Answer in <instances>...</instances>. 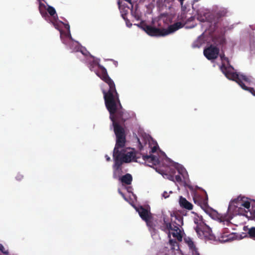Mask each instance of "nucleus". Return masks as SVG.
Instances as JSON below:
<instances>
[{"label":"nucleus","mask_w":255,"mask_h":255,"mask_svg":"<svg viewBox=\"0 0 255 255\" xmlns=\"http://www.w3.org/2000/svg\"><path fill=\"white\" fill-rule=\"evenodd\" d=\"M117 154H120V157H121V159L125 163L130 162L132 160H133L134 158L137 159L138 158L135 156L133 151H128L126 149L118 150ZM135 161H137V160H135Z\"/></svg>","instance_id":"obj_9"},{"label":"nucleus","mask_w":255,"mask_h":255,"mask_svg":"<svg viewBox=\"0 0 255 255\" xmlns=\"http://www.w3.org/2000/svg\"><path fill=\"white\" fill-rule=\"evenodd\" d=\"M15 178H16V179L17 180L20 181L21 179H23V176L22 174H20V173H18L17 174V175L16 176Z\"/></svg>","instance_id":"obj_30"},{"label":"nucleus","mask_w":255,"mask_h":255,"mask_svg":"<svg viewBox=\"0 0 255 255\" xmlns=\"http://www.w3.org/2000/svg\"><path fill=\"white\" fill-rule=\"evenodd\" d=\"M48 12L49 13V14L51 15V16H53L56 14V10L55 9H54V7H53L52 6H48V8H47V9Z\"/></svg>","instance_id":"obj_23"},{"label":"nucleus","mask_w":255,"mask_h":255,"mask_svg":"<svg viewBox=\"0 0 255 255\" xmlns=\"http://www.w3.org/2000/svg\"><path fill=\"white\" fill-rule=\"evenodd\" d=\"M185 17V14L183 13V14H182L181 15H180V17H179V16H178V19L180 20H182V21H184V18Z\"/></svg>","instance_id":"obj_34"},{"label":"nucleus","mask_w":255,"mask_h":255,"mask_svg":"<svg viewBox=\"0 0 255 255\" xmlns=\"http://www.w3.org/2000/svg\"><path fill=\"white\" fill-rule=\"evenodd\" d=\"M62 23L64 25V27L68 30V32H69V33L67 35V36L69 37V38L70 39H72V37H71V35L70 33V25L69 24H67V23H64L63 22H62Z\"/></svg>","instance_id":"obj_26"},{"label":"nucleus","mask_w":255,"mask_h":255,"mask_svg":"<svg viewBox=\"0 0 255 255\" xmlns=\"http://www.w3.org/2000/svg\"><path fill=\"white\" fill-rule=\"evenodd\" d=\"M175 219L177 220L178 223L174 222L173 224L172 230L173 232L172 233V235L173 237L177 239V240L181 242L182 240V235L181 234V231L179 229V227L183 225V219L180 216H175Z\"/></svg>","instance_id":"obj_7"},{"label":"nucleus","mask_w":255,"mask_h":255,"mask_svg":"<svg viewBox=\"0 0 255 255\" xmlns=\"http://www.w3.org/2000/svg\"><path fill=\"white\" fill-rule=\"evenodd\" d=\"M195 230L198 235L201 238H204L205 239L210 240H212L214 238V236L212 234L211 229L208 227H205L203 228L197 227Z\"/></svg>","instance_id":"obj_10"},{"label":"nucleus","mask_w":255,"mask_h":255,"mask_svg":"<svg viewBox=\"0 0 255 255\" xmlns=\"http://www.w3.org/2000/svg\"><path fill=\"white\" fill-rule=\"evenodd\" d=\"M81 51V52H82V53L83 54H84V55H85V53H84L82 51Z\"/></svg>","instance_id":"obj_39"},{"label":"nucleus","mask_w":255,"mask_h":255,"mask_svg":"<svg viewBox=\"0 0 255 255\" xmlns=\"http://www.w3.org/2000/svg\"><path fill=\"white\" fill-rule=\"evenodd\" d=\"M72 44H76V45L75 46V47L74 49H73L72 47H71V49H72L73 51H78L79 50L80 47L78 45V43H74V42H72Z\"/></svg>","instance_id":"obj_28"},{"label":"nucleus","mask_w":255,"mask_h":255,"mask_svg":"<svg viewBox=\"0 0 255 255\" xmlns=\"http://www.w3.org/2000/svg\"><path fill=\"white\" fill-rule=\"evenodd\" d=\"M39 0L40 1V0Z\"/></svg>","instance_id":"obj_41"},{"label":"nucleus","mask_w":255,"mask_h":255,"mask_svg":"<svg viewBox=\"0 0 255 255\" xmlns=\"http://www.w3.org/2000/svg\"><path fill=\"white\" fill-rule=\"evenodd\" d=\"M179 204L182 208L189 210H192L193 208V205L182 196L179 199Z\"/></svg>","instance_id":"obj_18"},{"label":"nucleus","mask_w":255,"mask_h":255,"mask_svg":"<svg viewBox=\"0 0 255 255\" xmlns=\"http://www.w3.org/2000/svg\"><path fill=\"white\" fill-rule=\"evenodd\" d=\"M220 57H221V60H225V61H227V63H228V64H229V59H228V58H227V57H226L225 56V54H221V55H220ZM223 64H224L225 65H226L225 63H222V65H223ZM229 66H226V67H229V66H231V65H230V64H229ZM221 66H222V65H221ZM221 67H222V66H221V67H220V69H221ZM231 67H232V66H231ZM221 70L222 71V70Z\"/></svg>","instance_id":"obj_25"},{"label":"nucleus","mask_w":255,"mask_h":255,"mask_svg":"<svg viewBox=\"0 0 255 255\" xmlns=\"http://www.w3.org/2000/svg\"><path fill=\"white\" fill-rule=\"evenodd\" d=\"M142 159L147 165L152 167L153 165H156L159 163L158 158L154 155L150 154L149 155H142Z\"/></svg>","instance_id":"obj_13"},{"label":"nucleus","mask_w":255,"mask_h":255,"mask_svg":"<svg viewBox=\"0 0 255 255\" xmlns=\"http://www.w3.org/2000/svg\"><path fill=\"white\" fill-rule=\"evenodd\" d=\"M119 193L123 196L125 197L124 194L121 191H119Z\"/></svg>","instance_id":"obj_38"},{"label":"nucleus","mask_w":255,"mask_h":255,"mask_svg":"<svg viewBox=\"0 0 255 255\" xmlns=\"http://www.w3.org/2000/svg\"><path fill=\"white\" fill-rule=\"evenodd\" d=\"M120 180L123 184L130 185L132 181V177L131 174L127 173L120 177Z\"/></svg>","instance_id":"obj_19"},{"label":"nucleus","mask_w":255,"mask_h":255,"mask_svg":"<svg viewBox=\"0 0 255 255\" xmlns=\"http://www.w3.org/2000/svg\"><path fill=\"white\" fill-rule=\"evenodd\" d=\"M162 196L164 198H167L169 197V195L167 192L164 191L162 194Z\"/></svg>","instance_id":"obj_31"},{"label":"nucleus","mask_w":255,"mask_h":255,"mask_svg":"<svg viewBox=\"0 0 255 255\" xmlns=\"http://www.w3.org/2000/svg\"><path fill=\"white\" fill-rule=\"evenodd\" d=\"M138 141L139 143V148L140 150H141L143 148V145L142 144L141 142L139 140V139L138 138Z\"/></svg>","instance_id":"obj_32"},{"label":"nucleus","mask_w":255,"mask_h":255,"mask_svg":"<svg viewBox=\"0 0 255 255\" xmlns=\"http://www.w3.org/2000/svg\"><path fill=\"white\" fill-rule=\"evenodd\" d=\"M173 224L170 222H167L164 218L163 219V223L160 227V229L164 232L168 234V236L170 238V231L172 230Z\"/></svg>","instance_id":"obj_15"},{"label":"nucleus","mask_w":255,"mask_h":255,"mask_svg":"<svg viewBox=\"0 0 255 255\" xmlns=\"http://www.w3.org/2000/svg\"><path fill=\"white\" fill-rule=\"evenodd\" d=\"M172 174H165L163 176L164 177L167 178L169 180L174 181V174L175 173V170L174 169H171Z\"/></svg>","instance_id":"obj_22"},{"label":"nucleus","mask_w":255,"mask_h":255,"mask_svg":"<svg viewBox=\"0 0 255 255\" xmlns=\"http://www.w3.org/2000/svg\"><path fill=\"white\" fill-rule=\"evenodd\" d=\"M60 31L61 35H62V31L61 30H60Z\"/></svg>","instance_id":"obj_40"},{"label":"nucleus","mask_w":255,"mask_h":255,"mask_svg":"<svg viewBox=\"0 0 255 255\" xmlns=\"http://www.w3.org/2000/svg\"><path fill=\"white\" fill-rule=\"evenodd\" d=\"M221 70L228 79L236 81L243 89L249 91L255 96V89L253 88L247 87L243 83V82H245L248 84L250 83L252 79L251 76H247L243 74L239 75L237 72H234V69L233 67H226L224 64L222 65Z\"/></svg>","instance_id":"obj_4"},{"label":"nucleus","mask_w":255,"mask_h":255,"mask_svg":"<svg viewBox=\"0 0 255 255\" xmlns=\"http://www.w3.org/2000/svg\"><path fill=\"white\" fill-rule=\"evenodd\" d=\"M169 243L171 246V248L172 250H177L176 247L179 248L178 243L174 240L169 239Z\"/></svg>","instance_id":"obj_21"},{"label":"nucleus","mask_w":255,"mask_h":255,"mask_svg":"<svg viewBox=\"0 0 255 255\" xmlns=\"http://www.w3.org/2000/svg\"><path fill=\"white\" fill-rule=\"evenodd\" d=\"M227 12L228 10L226 8H221L215 13L209 14L206 18L209 22L213 23L214 25L216 26L221 18L227 15Z\"/></svg>","instance_id":"obj_6"},{"label":"nucleus","mask_w":255,"mask_h":255,"mask_svg":"<svg viewBox=\"0 0 255 255\" xmlns=\"http://www.w3.org/2000/svg\"><path fill=\"white\" fill-rule=\"evenodd\" d=\"M0 251L4 255H8V252L7 250H5L3 245L0 244Z\"/></svg>","instance_id":"obj_27"},{"label":"nucleus","mask_w":255,"mask_h":255,"mask_svg":"<svg viewBox=\"0 0 255 255\" xmlns=\"http://www.w3.org/2000/svg\"><path fill=\"white\" fill-rule=\"evenodd\" d=\"M245 197L241 195L232 200L229 205L226 214L221 216L219 218L221 222L229 226L231 224L230 221L237 215L248 216L247 214L251 207V203L246 201Z\"/></svg>","instance_id":"obj_3"},{"label":"nucleus","mask_w":255,"mask_h":255,"mask_svg":"<svg viewBox=\"0 0 255 255\" xmlns=\"http://www.w3.org/2000/svg\"><path fill=\"white\" fill-rule=\"evenodd\" d=\"M185 243L187 244L189 249L192 251V255H200L197 251V249L194 245V242L190 238H186L184 239Z\"/></svg>","instance_id":"obj_16"},{"label":"nucleus","mask_w":255,"mask_h":255,"mask_svg":"<svg viewBox=\"0 0 255 255\" xmlns=\"http://www.w3.org/2000/svg\"><path fill=\"white\" fill-rule=\"evenodd\" d=\"M203 53L208 60H214L218 57L219 49L215 46L211 45L204 49Z\"/></svg>","instance_id":"obj_8"},{"label":"nucleus","mask_w":255,"mask_h":255,"mask_svg":"<svg viewBox=\"0 0 255 255\" xmlns=\"http://www.w3.org/2000/svg\"><path fill=\"white\" fill-rule=\"evenodd\" d=\"M141 218L144 220L146 221L148 219H151V216L149 211L143 208L142 206H140L136 209Z\"/></svg>","instance_id":"obj_14"},{"label":"nucleus","mask_w":255,"mask_h":255,"mask_svg":"<svg viewBox=\"0 0 255 255\" xmlns=\"http://www.w3.org/2000/svg\"><path fill=\"white\" fill-rule=\"evenodd\" d=\"M125 0L127 1L128 2L131 4V0Z\"/></svg>","instance_id":"obj_37"},{"label":"nucleus","mask_w":255,"mask_h":255,"mask_svg":"<svg viewBox=\"0 0 255 255\" xmlns=\"http://www.w3.org/2000/svg\"><path fill=\"white\" fill-rule=\"evenodd\" d=\"M106 159L108 161H109L111 160V158L110 157H109L108 155L106 156Z\"/></svg>","instance_id":"obj_35"},{"label":"nucleus","mask_w":255,"mask_h":255,"mask_svg":"<svg viewBox=\"0 0 255 255\" xmlns=\"http://www.w3.org/2000/svg\"><path fill=\"white\" fill-rule=\"evenodd\" d=\"M42 6L45 7V5L43 3H41V2L39 1V10H40V12L41 13V14H43V13L41 11V7Z\"/></svg>","instance_id":"obj_33"},{"label":"nucleus","mask_w":255,"mask_h":255,"mask_svg":"<svg viewBox=\"0 0 255 255\" xmlns=\"http://www.w3.org/2000/svg\"><path fill=\"white\" fill-rule=\"evenodd\" d=\"M97 65L100 69V71L96 72L97 75L106 83L109 87L108 91L105 90H103L102 91L106 108L122 105L119 99V94L116 89L115 84L108 75L106 69L99 63H98Z\"/></svg>","instance_id":"obj_2"},{"label":"nucleus","mask_w":255,"mask_h":255,"mask_svg":"<svg viewBox=\"0 0 255 255\" xmlns=\"http://www.w3.org/2000/svg\"><path fill=\"white\" fill-rule=\"evenodd\" d=\"M205 196V197H199V201H198V204L200 205L201 208L207 214H209L211 212V208L209 207L208 203V195L204 191ZM195 203H196L197 201L195 197L193 198Z\"/></svg>","instance_id":"obj_11"},{"label":"nucleus","mask_w":255,"mask_h":255,"mask_svg":"<svg viewBox=\"0 0 255 255\" xmlns=\"http://www.w3.org/2000/svg\"><path fill=\"white\" fill-rule=\"evenodd\" d=\"M110 114V119L113 123L114 130L116 136V142L114 151L118 152L120 148H124L126 142L125 130L120 124L130 118L129 114L122 107V105L107 108Z\"/></svg>","instance_id":"obj_1"},{"label":"nucleus","mask_w":255,"mask_h":255,"mask_svg":"<svg viewBox=\"0 0 255 255\" xmlns=\"http://www.w3.org/2000/svg\"><path fill=\"white\" fill-rule=\"evenodd\" d=\"M145 141V144L147 143V142H148V147L151 148V150L149 152L150 154L155 153L157 149L159 148L158 145L156 142L152 140H150L149 138H147L146 139H144Z\"/></svg>","instance_id":"obj_17"},{"label":"nucleus","mask_w":255,"mask_h":255,"mask_svg":"<svg viewBox=\"0 0 255 255\" xmlns=\"http://www.w3.org/2000/svg\"><path fill=\"white\" fill-rule=\"evenodd\" d=\"M178 0L179 1V2H180V3L181 5H183V2H184V1L185 0Z\"/></svg>","instance_id":"obj_36"},{"label":"nucleus","mask_w":255,"mask_h":255,"mask_svg":"<svg viewBox=\"0 0 255 255\" xmlns=\"http://www.w3.org/2000/svg\"><path fill=\"white\" fill-rule=\"evenodd\" d=\"M248 234L251 239L255 241V227L249 229Z\"/></svg>","instance_id":"obj_20"},{"label":"nucleus","mask_w":255,"mask_h":255,"mask_svg":"<svg viewBox=\"0 0 255 255\" xmlns=\"http://www.w3.org/2000/svg\"><path fill=\"white\" fill-rule=\"evenodd\" d=\"M117 153L118 152H115V151H113V157L115 160V163L113 165V177L115 179L117 178L116 172L119 171V170H121V166L122 165V164L124 162L121 159V157H120V154H118Z\"/></svg>","instance_id":"obj_12"},{"label":"nucleus","mask_w":255,"mask_h":255,"mask_svg":"<svg viewBox=\"0 0 255 255\" xmlns=\"http://www.w3.org/2000/svg\"><path fill=\"white\" fill-rule=\"evenodd\" d=\"M177 182H180L182 181V179L181 176L179 175H177L174 177V180Z\"/></svg>","instance_id":"obj_29"},{"label":"nucleus","mask_w":255,"mask_h":255,"mask_svg":"<svg viewBox=\"0 0 255 255\" xmlns=\"http://www.w3.org/2000/svg\"><path fill=\"white\" fill-rule=\"evenodd\" d=\"M146 225L148 227H149L150 229H152L153 230H154V226L153 225V223L152 221H151V219H148L146 221H144Z\"/></svg>","instance_id":"obj_24"},{"label":"nucleus","mask_w":255,"mask_h":255,"mask_svg":"<svg viewBox=\"0 0 255 255\" xmlns=\"http://www.w3.org/2000/svg\"><path fill=\"white\" fill-rule=\"evenodd\" d=\"M187 22L185 23H182L181 22H175L169 25L167 29L156 28L143 22H141L140 25V27L149 36H164L182 28Z\"/></svg>","instance_id":"obj_5"}]
</instances>
